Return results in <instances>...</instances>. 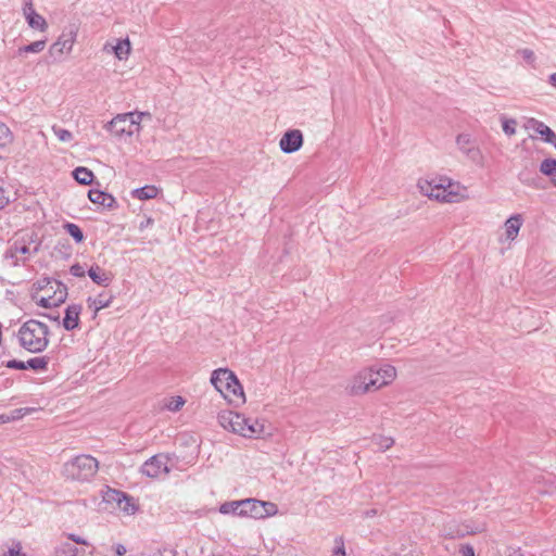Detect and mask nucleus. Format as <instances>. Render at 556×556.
I'll use <instances>...</instances> for the list:
<instances>
[{"label":"nucleus","instance_id":"f257e3e1","mask_svg":"<svg viewBox=\"0 0 556 556\" xmlns=\"http://www.w3.org/2000/svg\"><path fill=\"white\" fill-rule=\"evenodd\" d=\"M395 378L396 369L390 364H384L379 368L367 367L353 376L348 391L351 395H362L390 384Z\"/></svg>","mask_w":556,"mask_h":556},{"label":"nucleus","instance_id":"f03ea898","mask_svg":"<svg viewBox=\"0 0 556 556\" xmlns=\"http://www.w3.org/2000/svg\"><path fill=\"white\" fill-rule=\"evenodd\" d=\"M49 327L36 319L25 321L18 329L20 345L29 353H41L49 345Z\"/></svg>","mask_w":556,"mask_h":556},{"label":"nucleus","instance_id":"7ed1b4c3","mask_svg":"<svg viewBox=\"0 0 556 556\" xmlns=\"http://www.w3.org/2000/svg\"><path fill=\"white\" fill-rule=\"evenodd\" d=\"M219 425L244 438L258 437L264 431V425L257 419L247 418L239 413L224 412L218 415Z\"/></svg>","mask_w":556,"mask_h":556},{"label":"nucleus","instance_id":"20e7f679","mask_svg":"<svg viewBox=\"0 0 556 556\" xmlns=\"http://www.w3.org/2000/svg\"><path fill=\"white\" fill-rule=\"evenodd\" d=\"M99 469V462L91 455L83 454L66 462L63 473L67 479L75 481H90Z\"/></svg>","mask_w":556,"mask_h":556},{"label":"nucleus","instance_id":"39448f33","mask_svg":"<svg viewBox=\"0 0 556 556\" xmlns=\"http://www.w3.org/2000/svg\"><path fill=\"white\" fill-rule=\"evenodd\" d=\"M40 248V242L34 241L33 236L16 239L5 251L4 257L12 260V265L25 263L29 256L35 255Z\"/></svg>","mask_w":556,"mask_h":556},{"label":"nucleus","instance_id":"423d86ee","mask_svg":"<svg viewBox=\"0 0 556 556\" xmlns=\"http://www.w3.org/2000/svg\"><path fill=\"white\" fill-rule=\"evenodd\" d=\"M277 511V505L271 502L260 501L256 498L240 500V517L262 519L274 516Z\"/></svg>","mask_w":556,"mask_h":556},{"label":"nucleus","instance_id":"0eeeda50","mask_svg":"<svg viewBox=\"0 0 556 556\" xmlns=\"http://www.w3.org/2000/svg\"><path fill=\"white\" fill-rule=\"evenodd\" d=\"M446 179H441L439 184L434 181L419 182L421 192L430 199H435L440 202L453 203L458 201V193L452 190L453 185Z\"/></svg>","mask_w":556,"mask_h":556},{"label":"nucleus","instance_id":"6e6552de","mask_svg":"<svg viewBox=\"0 0 556 556\" xmlns=\"http://www.w3.org/2000/svg\"><path fill=\"white\" fill-rule=\"evenodd\" d=\"M78 29L75 25L66 27L59 36L56 41L49 48V53L54 60H60L62 55L68 54L76 41Z\"/></svg>","mask_w":556,"mask_h":556},{"label":"nucleus","instance_id":"1a4fd4ad","mask_svg":"<svg viewBox=\"0 0 556 556\" xmlns=\"http://www.w3.org/2000/svg\"><path fill=\"white\" fill-rule=\"evenodd\" d=\"M168 456L165 454H156L150 457L140 468V472L149 478H157L161 473H168Z\"/></svg>","mask_w":556,"mask_h":556},{"label":"nucleus","instance_id":"9d476101","mask_svg":"<svg viewBox=\"0 0 556 556\" xmlns=\"http://www.w3.org/2000/svg\"><path fill=\"white\" fill-rule=\"evenodd\" d=\"M211 382L215 387V389L222 394L225 390H229V386L233 383V386L240 390V382L237 376L227 368H218L212 372Z\"/></svg>","mask_w":556,"mask_h":556},{"label":"nucleus","instance_id":"9b49d317","mask_svg":"<svg viewBox=\"0 0 556 556\" xmlns=\"http://www.w3.org/2000/svg\"><path fill=\"white\" fill-rule=\"evenodd\" d=\"M67 287H60V285H58V289H54L52 295L39 296L37 293H33L31 299L37 303V305L45 308H51L63 304L67 299Z\"/></svg>","mask_w":556,"mask_h":556},{"label":"nucleus","instance_id":"f8f14e48","mask_svg":"<svg viewBox=\"0 0 556 556\" xmlns=\"http://www.w3.org/2000/svg\"><path fill=\"white\" fill-rule=\"evenodd\" d=\"M303 144V135L299 129H291L281 137L279 147L285 153H294L301 149Z\"/></svg>","mask_w":556,"mask_h":556},{"label":"nucleus","instance_id":"ddd939ff","mask_svg":"<svg viewBox=\"0 0 556 556\" xmlns=\"http://www.w3.org/2000/svg\"><path fill=\"white\" fill-rule=\"evenodd\" d=\"M131 116V113L118 114L105 125V129L117 137L123 135L131 136L135 132V129L128 126V117Z\"/></svg>","mask_w":556,"mask_h":556},{"label":"nucleus","instance_id":"4468645a","mask_svg":"<svg viewBox=\"0 0 556 556\" xmlns=\"http://www.w3.org/2000/svg\"><path fill=\"white\" fill-rule=\"evenodd\" d=\"M23 13L29 27L40 31L47 30L48 23L43 16L35 11L31 0H24Z\"/></svg>","mask_w":556,"mask_h":556},{"label":"nucleus","instance_id":"2eb2a0df","mask_svg":"<svg viewBox=\"0 0 556 556\" xmlns=\"http://www.w3.org/2000/svg\"><path fill=\"white\" fill-rule=\"evenodd\" d=\"M458 149L465 153L470 160L478 161L481 156L480 150L476 147L470 135L460 134L456 138Z\"/></svg>","mask_w":556,"mask_h":556},{"label":"nucleus","instance_id":"dca6fc26","mask_svg":"<svg viewBox=\"0 0 556 556\" xmlns=\"http://www.w3.org/2000/svg\"><path fill=\"white\" fill-rule=\"evenodd\" d=\"M81 309L83 307L80 304H71L65 308V316L62 321L65 330L72 331L78 328Z\"/></svg>","mask_w":556,"mask_h":556},{"label":"nucleus","instance_id":"f3484780","mask_svg":"<svg viewBox=\"0 0 556 556\" xmlns=\"http://www.w3.org/2000/svg\"><path fill=\"white\" fill-rule=\"evenodd\" d=\"M527 129H532L547 143H553L556 141V134L543 122L538 121L535 118H529L526 124Z\"/></svg>","mask_w":556,"mask_h":556},{"label":"nucleus","instance_id":"a211bd4d","mask_svg":"<svg viewBox=\"0 0 556 556\" xmlns=\"http://www.w3.org/2000/svg\"><path fill=\"white\" fill-rule=\"evenodd\" d=\"M88 276L94 283L103 287H108L112 281L111 275L98 265L89 268Z\"/></svg>","mask_w":556,"mask_h":556},{"label":"nucleus","instance_id":"6ab92c4d","mask_svg":"<svg viewBox=\"0 0 556 556\" xmlns=\"http://www.w3.org/2000/svg\"><path fill=\"white\" fill-rule=\"evenodd\" d=\"M114 295L105 292L100 293L97 298H89L87 300L88 306L93 308L94 315L102 308L109 307L113 302Z\"/></svg>","mask_w":556,"mask_h":556},{"label":"nucleus","instance_id":"aec40b11","mask_svg":"<svg viewBox=\"0 0 556 556\" xmlns=\"http://www.w3.org/2000/svg\"><path fill=\"white\" fill-rule=\"evenodd\" d=\"M522 225V218L519 214L509 217L505 222V232L508 240H514Z\"/></svg>","mask_w":556,"mask_h":556},{"label":"nucleus","instance_id":"412c9836","mask_svg":"<svg viewBox=\"0 0 556 556\" xmlns=\"http://www.w3.org/2000/svg\"><path fill=\"white\" fill-rule=\"evenodd\" d=\"M58 285H60V287H66L63 282H61L59 280L49 278V277H43L41 279H38L33 285V290H34L33 293L38 294V292H40V291H48V290L54 291V289H58Z\"/></svg>","mask_w":556,"mask_h":556},{"label":"nucleus","instance_id":"4be33fe9","mask_svg":"<svg viewBox=\"0 0 556 556\" xmlns=\"http://www.w3.org/2000/svg\"><path fill=\"white\" fill-rule=\"evenodd\" d=\"M229 387V390H225L222 395L233 405L243 404L245 402V397L242 386L240 384V390H238L233 383Z\"/></svg>","mask_w":556,"mask_h":556},{"label":"nucleus","instance_id":"5701e85b","mask_svg":"<svg viewBox=\"0 0 556 556\" xmlns=\"http://www.w3.org/2000/svg\"><path fill=\"white\" fill-rule=\"evenodd\" d=\"M72 174L74 179L83 186L91 185L94 179L93 173L89 168L84 166L75 168Z\"/></svg>","mask_w":556,"mask_h":556},{"label":"nucleus","instance_id":"b1692460","mask_svg":"<svg viewBox=\"0 0 556 556\" xmlns=\"http://www.w3.org/2000/svg\"><path fill=\"white\" fill-rule=\"evenodd\" d=\"M159 189L155 186L147 185L132 191V195L139 200H150L157 197Z\"/></svg>","mask_w":556,"mask_h":556},{"label":"nucleus","instance_id":"393cba45","mask_svg":"<svg viewBox=\"0 0 556 556\" xmlns=\"http://www.w3.org/2000/svg\"><path fill=\"white\" fill-rule=\"evenodd\" d=\"M50 358L48 356H39L29 358L26 364V369H33L35 371H46L48 369Z\"/></svg>","mask_w":556,"mask_h":556},{"label":"nucleus","instance_id":"a878e982","mask_svg":"<svg viewBox=\"0 0 556 556\" xmlns=\"http://www.w3.org/2000/svg\"><path fill=\"white\" fill-rule=\"evenodd\" d=\"M88 199L92 203L100 204V205H103L105 200H109L111 202H115V198L113 195H111L110 193H106V192H104L102 190H99V189H90L88 191Z\"/></svg>","mask_w":556,"mask_h":556},{"label":"nucleus","instance_id":"bb28decb","mask_svg":"<svg viewBox=\"0 0 556 556\" xmlns=\"http://www.w3.org/2000/svg\"><path fill=\"white\" fill-rule=\"evenodd\" d=\"M118 509L127 515H134L139 510L138 505L136 504L132 496L125 493V498L121 501V504L118 505Z\"/></svg>","mask_w":556,"mask_h":556},{"label":"nucleus","instance_id":"cd10ccee","mask_svg":"<svg viewBox=\"0 0 556 556\" xmlns=\"http://www.w3.org/2000/svg\"><path fill=\"white\" fill-rule=\"evenodd\" d=\"M46 47V40H37L29 45L23 46L17 50V55H23L24 53H39Z\"/></svg>","mask_w":556,"mask_h":556},{"label":"nucleus","instance_id":"c85d7f7f","mask_svg":"<svg viewBox=\"0 0 556 556\" xmlns=\"http://www.w3.org/2000/svg\"><path fill=\"white\" fill-rule=\"evenodd\" d=\"M540 172L545 176L551 177L554 182V178H556V160L545 159L540 165Z\"/></svg>","mask_w":556,"mask_h":556},{"label":"nucleus","instance_id":"c756f323","mask_svg":"<svg viewBox=\"0 0 556 556\" xmlns=\"http://www.w3.org/2000/svg\"><path fill=\"white\" fill-rule=\"evenodd\" d=\"M114 52L117 59L124 60L130 53V42L129 40L123 39L118 40L117 45L114 47Z\"/></svg>","mask_w":556,"mask_h":556},{"label":"nucleus","instance_id":"7c9ffc66","mask_svg":"<svg viewBox=\"0 0 556 556\" xmlns=\"http://www.w3.org/2000/svg\"><path fill=\"white\" fill-rule=\"evenodd\" d=\"M219 513L224 515L240 516V501L225 502L219 506Z\"/></svg>","mask_w":556,"mask_h":556},{"label":"nucleus","instance_id":"2f4dec72","mask_svg":"<svg viewBox=\"0 0 556 556\" xmlns=\"http://www.w3.org/2000/svg\"><path fill=\"white\" fill-rule=\"evenodd\" d=\"M64 229L66 232L77 242L80 243L84 241V232L80 227L74 223H66L64 225Z\"/></svg>","mask_w":556,"mask_h":556},{"label":"nucleus","instance_id":"473e14b6","mask_svg":"<svg viewBox=\"0 0 556 556\" xmlns=\"http://www.w3.org/2000/svg\"><path fill=\"white\" fill-rule=\"evenodd\" d=\"M13 134L10 128L2 122H0V148L8 147L13 142Z\"/></svg>","mask_w":556,"mask_h":556},{"label":"nucleus","instance_id":"72a5a7b5","mask_svg":"<svg viewBox=\"0 0 556 556\" xmlns=\"http://www.w3.org/2000/svg\"><path fill=\"white\" fill-rule=\"evenodd\" d=\"M56 556H78V548L73 543H63L56 548Z\"/></svg>","mask_w":556,"mask_h":556},{"label":"nucleus","instance_id":"f704fd0d","mask_svg":"<svg viewBox=\"0 0 556 556\" xmlns=\"http://www.w3.org/2000/svg\"><path fill=\"white\" fill-rule=\"evenodd\" d=\"M52 131L53 134L55 135V137L61 141V142H70L73 140V134L67 130V129H64L60 126H56V125H53L52 126Z\"/></svg>","mask_w":556,"mask_h":556},{"label":"nucleus","instance_id":"c9c22d12","mask_svg":"<svg viewBox=\"0 0 556 556\" xmlns=\"http://www.w3.org/2000/svg\"><path fill=\"white\" fill-rule=\"evenodd\" d=\"M123 498H125V492L113 489H110L104 496L105 502L115 503L117 506L121 504Z\"/></svg>","mask_w":556,"mask_h":556},{"label":"nucleus","instance_id":"e433bc0d","mask_svg":"<svg viewBox=\"0 0 556 556\" xmlns=\"http://www.w3.org/2000/svg\"><path fill=\"white\" fill-rule=\"evenodd\" d=\"M130 113L132 114V116L128 117V126L131 129H134V127L136 126V130H139L140 122H141L142 117L150 116L149 113H144V112H130Z\"/></svg>","mask_w":556,"mask_h":556},{"label":"nucleus","instance_id":"4c0bfd02","mask_svg":"<svg viewBox=\"0 0 556 556\" xmlns=\"http://www.w3.org/2000/svg\"><path fill=\"white\" fill-rule=\"evenodd\" d=\"M516 121L510 118H503V131L507 135V136H513L516 134Z\"/></svg>","mask_w":556,"mask_h":556},{"label":"nucleus","instance_id":"58836bf2","mask_svg":"<svg viewBox=\"0 0 556 556\" xmlns=\"http://www.w3.org/2000/svg\"><path fill=\"white\" fill-rule=\"evenodd\" d=\"M185 404V400L181 396H174L169 400V403L166 405L168 410L178 412Z\"/></svg>","mask_w":556,"mask_h":556},{"label":"nucleus","instance_id":"ea45409f","mask_svg":"<svg viewBox=\"0 0 556 556\" xmlns=\"http://www.w3.org/2000/svg\"><path fill=\"white\" fill-rule=\"evenodd\" d=\"M336 546L332 551L331 556H345V547H344V541L342 538H337L334 540Z\"/></svg>","mask_w":556,"mask_h":556},{"label":"nucleus","instance_id":"a19ab883","mask_svg":"<svg viewBox=\"0 0 556 556\" xmlns=\"http://www.w3.org/2000/svg\"><path fill=\"white\" fill-rule=\"evenodd\" d=\"M4 366L7 368L15 369V370H26L25 362L18 361V359H10L4 363Z\"/></svg>","mask_w":556,"mask_h":556},{"label":"nucleus","instance_id":"79ce46f5","mask_svg":"<svg viewBox=\"0 0 556 556\" xmlns=\"http://www.w3.org/2000/svg\"><path fill=\"white\" fill-rule=\"evenodd\" d=\"M70 273L74 277H84L85 274H86V270H85V267L83 265H80L79 263H76V264L71 266Z\"/></svg>","mask_w":556,"mask_h":556},{"label":"nucleus","instance_id":"37998d69","mask_svg":"<svg viewBox=\"0 0 556 556\" xmlns=\"http://www.w3.org/2000/svg\"><path fill=\"white\" fill-rule=\"evenodd\" d=\"M394 441L391 438H381V441L379 443L380 447L383 450H387L393 445Z\"/></svg>","mask_w":556,"mask_h":556},{"label":"nucleus","instance_id":"c03bdc74","mask_svg":"<svg viewBox=\"0 0 556 556\" xmlns=\"http://www.w3.org/2000/svg\"><path fill=\"white\" fill-rule=\"evenodd\" d=\"M114 552L116 556H124L127 552L126 547L123 544H116L114 546Z\"/></svg>","mask_w":556,"mask_h":556},{"label":"nucleus","instance_id":"a18cd8bd","mask_svg":"<svg viewBox=\"0 0 556 556\" xmlns=\"http://www.w3.org/2000/svg\"><path fill=\"white\" fill-rule=\"evenodd\" d=\"M68 538H70V540L72 541L71 543H73V544H75V543H76V544H83V545H86V544H87L86 540H84L83 538L77 536V535H75V534H70V536H68Z\"/></svg>","mask_w":556,"mask_h":556},{"label":"nucleus","instance_id":"49530a36","mask_svg":"<svg viewBox=\"0 0 556 556\" xmlns=\"http://www.w3.org/2000/svg\"><path fill=\"white\" fill-rule=\"evenodd\" d=\"M9 203V199L4 195V190L0 187V210Z\"/></svg>","mask_w":556,"mask_h":556},{"label":"nucleus","instance_id":"de8ad7c7","mask_svg":"<svg viewBox=\"0 0 556 556\" xmlns=\"http://www.w3.org/2000/svg\"><path fill=\"white\" fill-rule=\"evenodd\" d=\"M154 223V220L151 217H146L139 225V229L143 230L147 227L151 226Z\"/></svg>","mask_w":556,"mask_h":556},{"label":"nucleus","instance_id":"09e8293b","mask_svg":"<svg viewBox=\"0 0 556 556\" xmlns=\"http://www.w3.org/2000/svg\"><path fill=\"white\" fill-rule=\"evenodd\" d=\"M462 555H463V556H475L473 548H472L471 546H466V547L462 551Z\"/></svg>","mask_w":556,"mask_h":556},{"label":"nucleus","instance_id":"8fccbe9b","mask_svg":"<svg viewBox=\"0 0 556 556\" xmlns=\"http://www.w3.org/2000/svg\"><path fill=\"white\" fill-rule=\"evenodd\" d=\"M41 315L47 317V318H49L50 320H53V321H59V319H60V315L59 314L53 315V314L45 313V314H41Z\"/></svg>","mask_w":556,"mask_h":556},{"label":"nucleus","instance_id":"3c124183","mask_svg":"<svg viewBox=\"0 0 556 556\" xmlns=\"http://www.w3.org/2000/svg\"><path fill=\"white\" fill-rule=\"evenodd\" d=\"M4 556H25V555L21 554L20 551L10 548L9 552Z\"/></svg>","mask_w":556,"mask_h":556},{"label":"nucleus","instance_id":"603ef678","mask_svg":"<svg viewBox=\"0 0 556 556\" xmlns=\"http://www.w3.org/2000/svg\"><path fill=\"white\" fill-rule=\"evenodd\" d=\"M102 206L112 210V208H114L116 206V201L115 202H111L109 200H105Z\"/></svg>","mask_w":556,"mask_h":556},{"label":"nucleus","instance_id":"864d4df0","mask_svg":"<svg viewBox=\"0 0 556 556\" xmlns=\"http://www.w3.org/2000/svg\"><path fill=\"white\" fill-rule=\"evenodd\" d=\"M522 53H523V56L526 59H532L533 58V52L531 50L526 49V50L522 51Z\"/></svg>","mask_w":556,"mask_h":556},{"label":"nucleus","instance_id":"5fc2aeb1","mask_svg":"<svg viewBox=\"0 0 556 556\" xmlns=\"http://www.w3.org/2000/svg\"><path fill=\"white\" fill-rule=\"evenodd\" d=\"M549 84L556 88V73L552 74L548 78Z\"/></svg>","mask_w":556,"mask_h":556},{"label":"nucleus","instance_id":"6e6d98bb","mask_svg":"<svg viewBox=\"0 0 556 556\" xmlns=\"http://www.w3.org/2000/svg\"><path fill=\"white\" fill-rule=\"evenodd\" d=\"M377 514L376 509L367 510L365 513L366 517H372Z\"/></svg>","mask_w":556,"mask_h":556},{"label":"nucleus","instance_id":"4d7b16f0","mask_svg":"<svg viewBox=\"0 0 556 556\" xmlns=\"http://www.w3.org/2000/svg\"><path fill=\"white\" fill-rule=\"evenodd\" d=\"M157 556H175L172 552L160 553Z\"/></svg>","mask_w":556,"mask_h":556},{"label":"nucleus","instance_id":"13d9d810","mask_svg":"<svg viewBox=\"0 0 556 556\" xmlns=\"http://www.w3.org/2000/svg\"><path fill=\"white\" fill-rule=\"evenodd\" d=\"M508 556H523L519 551H514Z\"/></svg>","mask_w":556,"mask_h":556},{"label":"nucleus","instance_id":"bf43d9fd","mask_svg":"<svg viewBox=\"0 0 556 556\" xmlns=\"http://www.w3.org/2000/svg\"><path fill=\"white\" fill-rule=\"evenodd\" d=\"M45 292H46V294H45V295H52L53 290H48V291H45Z\"/></svg>","mask_w":556,"mask_h":556},{"label":"nucleus","instance_id":"052dcab7","mask_svg":"<svg viewBox=\"0 0 556 556\" xmlns=\"http://www.w3.org/2000/svg\"><path fill=\"white\" fill-rule=\"evenodd\" d=\"M554 186L556 187V178H554Z\"/></svg>","mask_w":556,"mask_h":556},{"label":"nucleus","instance_id":"680f3d73","mask_svg":"<svg viewBox=\"0 0 556 556\" xmlns=\"http://www.w3.org/2000/svg\"><path fill=\"white\" fill-rule=\"evenodd\" d=\"M556 148V141L552 143Z\"/></svg>","mask_w":556,"mask_h":556}]
</instances>
